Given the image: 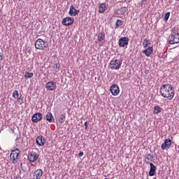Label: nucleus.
<instances>
[{
    "label": "nucleus",
    "mask_w": 179,
    "mask_h": 179,
    "mask_svg": "<svg viewBox=\"0 0 179 179\" xmlns=\"http://www.w3.org/2000/svg\"><path fill=\"white\" fill-rule=\"evenodd\" d=\"M161 96L164 97V99H168V100H173L174 99V95L176 92L174 91V87L170 84L163 85L159 90Z\"/></svg>",
    "instance_id": "1"
},
{
    "label": "nucleus",
    "mask_w": 179,
    "mask_h": 179,
    "mask_svg": "<svg viewBox=\"0 0 179 179\" xmlns=\"http://www.w3.org/2000/svg\"><path fill=\"white\" fill-rule=\"evenodd\" d=\"M121 65H122V60L113 59L110 62L109 66L110 69H113L115 71H117L121 68Z\"/></svg>",
    "instance_id": "2"
},
{
    "label": "nucleus",
    "mask_w": 179,
    "mask_h": 179,
    "mask_svg": "<svg viewBox=\"0 0 179 179\" xmlns=\"http://www.w3.org/2000/svg\"><path fill=\"white\" fill-rule=\"evenodd\" d=\"M20 155V150L17 148L11 151L10 158V160H12V162L13 164H16L17 163V161L16 159L19 157Z\"/></svg>",
    "instance_id": "3"
},
{
    "label": "nucleus",
    "mask_w": 179,
    "mask_h": 179,
    "mask_svg": "<svg viewBox=\"0 0 179 179\" xmlns=\"http://www.w3.org/2000/svg\"><path fill=\"white\" fill-rule=\"evenodd\" d=\"M48 45L45 43V41H44L41 38H38L36 40L35 43V48L36 50H44V48H47Z\"/></svg>",
    "instance_id": "4"
},
{
    "label": "nucleus",
    "mask_w": 179,
    "mask_h": 179,
    "mask_svg": "<svg viewBox=\"0 0 179 179\" xmlns=\"http://www.w3.org/2000/svg\"><path fill=\"white\" fill-rule=\"evenodd\" d=\"M38 159V154L36 151L31 152L28 155V160L31 163H34Z\"/></svg>",
    "instance_id": "5"
},
{
    "label": "nucleus",
    "mask_w": 179,
    "mask_h": 179,
    "mask_svg": "<svg viewBox=\"0 0 179 179\" xmlns=\"http://www.w3.org/2000/svg\"><path fill=\"white\" fill-rule=\"evenodd\" d=\"M73 22H75V19L72 17H66L63 19L62 24L64 26H71V24H73Z\"/></svg>",
    "instance_id": "6"
},
{
    "label": "nucleus",
    "mask_w": 179,
    "mask_h": 179,
    "mask_svg": "<svg viewBox=\"0 0 179 179\" xmlns=\"http://www.w3.org/2000/svg\"><path fill=\"white\" fill-rule=\"evenodd\" d=\"M43 120V114L41 113H37L34 114L31 117L32 122L37 123L38 121H41Z\"/></svg>",
    "instance_id": "7"
},
{
    "label": "nucleus",
    "mask_w": 179,
    "mask_h": 179,
    "mask_svg": "<svg viewBox=\"0 0 179 179\" xmlns=\"http://www.w3.org/2000/svg\"><path fill=\"white\" fill-rule=\"evenodd\" d=\"M110 90L113 96H118V94H120V87L117 85H113L110 87Z\"/></svg>",
    "instance_id": "8"
},
{
    "label": "nucleus",
    "mask_w": 179,
    "mask_h": 179,
    "mask_svg": "<svg viewBox=\"0 0 179 179\" xmlns=\"http://www.w3.org/2000/svg\"><path fill=\"white\" fill-rule=\"evenodd\" d=\"M179 34L171 35L169 38V44H178Z\"/></svg>",
    "instance_id": "9"
},
{
    "label": "nucleus",
    "mask_w": 179,
    "mask_h": 179,
    "mask_svg": "<svg viewBox=\"0 0 179 179\" xmlns=\"http://www.w3.org/2000/svg\"><path fill=\"white\" fill-rule=\"evenodd\" d=\"M128 43H129V38L122 37L119 40V47H125V45H128Z\"/></svg>",
    "instance_id": "10"
},
{
    "label": "nucleus",
    "mask_w": 179,
    "mask_h": 179,
    "mask_svg": "<svg viewBox=\"0 0 179 179\" xmlns=\"http://www.w3.org/2000/svg\"><path fill=\"white\" fill-rule=\"evenodd\" d=\"M46 89L47 90L52 92L57 89V84L52 81L48 82L46 84Z\"/></svg>",
    "instance_id": "11"
},
{
    "label": "nucleus",
    "mask_w": 179,
    "mask_h": 179,
    "mask_svg": "<svg viewBox=\"0 0 179 179\" xmlns=\"http://www.w3.org/2000/svg\"><path fill=\"white\" fill-rule=\"evenodd\" d=\"M171 147V140L170 138H167L165 140L164 143L162 144L161 149L162 150H166V148Z\"/></svg>",
    "instance_id": "12"
},
{
    "label": "nucleus",
    "mask_w": 179,
    "mask_h": 179,
    "mask_svg": "<svg viewBox=\"0 0 179 179\" xmlns=\"http://www.w3.org/2000/svg\"><path fill=\"white\" fill-rule=\"evenodd\" d=\"M43 176V170L42 169H37L33 175L32 179H41Z\"/></svg>",
    "instance_id": "13"
},
{
    "label": "nucleus",
    "mask_w": 179,
    "mask_h": 179,
    "mask_svg": "<svg viewBox=\"0 0 179 179\" xmlns=\"http://www.w3.org/2000/svg\"><path fill=\"white\" fill-rule=\"evenodd\" d=\"M79 10H76L73 6H71L69 14L70 16H76V15H79Z\"/></svg>",
    "instance_id": "14"
},
{
    "label": "nucleus",
    "mask_w": 179,
    "mask_h": 179,
    "mask_svg": "<svg viewBox=\"0 0 179 179\" xmlns=\"http://www.w3.org/2000/svg\"><path fill=\"white\" fill-rule=\"evenodd\" d=\"M36 143L39 146H44V143H45V140L44 139V137H43V136H38L36 138Z\"/></svg>",
    "instance_id": "15"
},
{
    "label": "nucleus",
    "mask_w": 179,
    "mask_h": 179,
    "mask_svg": "<svg viewBox=\"0 0 179 179\" xmlns=\"http://www.w3.org/2000/svg\"><path fill=\"white\" fill-rule=\"evenodd\" d=\"M150 169L149 171V176L153 177L156 174V166L153 163H150Z\"/></svg>",
    "instance_id": "16"
},
{
    "label": "nucleus",
    "mask_w": 179,
    "mask_h": 179,
    "mask_svg": "<svg viewBox=\"0 0 179 179\" xmlns=\"http://www.w3.org/2000/svg\"><path fill=\"white\" fill-rule=\"evenodd\" d=\"M45 120L48 122H55V119H54V116L52 115V113L50 112H48L45 115Z\"/></svg>",
    "instance_id": "17"
},
{
    "label": "nucleus",
    "mask_w": 179,
    "mask_h": 179,
    "mask_svg": "<svg viewBox=\"0 0 179 179\" xmlns=\"http://www.w3.org/2000/svg\"><path fill=\"white\" fill-rule=\"evenodd\" d=\"M127 10H128V7H121L117 10V15H124Z\"/></svg>",
    "instance_id": "18"
},
{
    "label": "nucleus",
    "mask_w": 179,
    "mask_h": 179,
    "mask_svg": "<svg viewBox=\"0 0 179 179\" xmlns=\"http://www.w3.org/2000/svg\"><path fill=\"white\" fill-rule=\"evenodd\" d=\"M152 52H153V47H149L148 48H147L143 51V53L146 55V57H150Z\"/></svg>",
    "instance_id": "19"
},
{
    "label": "nucleus",
    "mask_w": 179,
    "mask_h": 179,
    "mask_svg": "<svg viewBox=\"0 0 179 179\" xmlns=\"http://www.w3.org/2000/svg\"><path fill=\"white\" fill-rule=\"evenodd\" d=\"M107 9V6H106V3H101L99 6V13H104L106 12V10Z\"/></svg>",
    "instance_id": "20"
},
{
    "label": "nucleus",
    "mask_w": 179,
    "mask_h": 179,
    "mask_svg": "<svg viewBox=\"0 0 179 179\" xmlns=\"http://www.w3.org/2000/svg\"><path fill=\"white\" fill-rule=\"evenodd\" d=\"M106 38V35L104 34V32H100L98 34V41H103Z\"/></svg>",
    "instance_id": "21"
},
{
    "label": "nucleus",
    "mask_w": 179,
    "mask_h": 179,
    "mask_svg": "<svg viewBox=\"0 0 179 179\" xmlns=\"http://www.w3.org/2000/svg\"><path fill=\"white\" fill-rule=\"evenodd\" d=\"M154 113L155 114H159V113H162V108L159 106H156L154 107Z\"/></svg>",
    "instance_id": "22"
},
{
    "label": "nucleus",
    "mask_w": 179,
    "mask_h": 179,
    "mask_svg": "<svg viewBox=\"0 0 179 179\" xmlns=\"http://www.w3.org/2000/svg\"><path fill=\"white\" fill-rule=\"evenodd\" d=\"M65 120H66L65 114H62L59 116V122H60V124H64V122H65Z\"/></svg>",
    "instance_id": "23"
},
{
    "label": "nucleus",
    "mask_w": 179,
    "mask_h": 179,
    "mask_svg": "<svg viewBox=\"0 0 179 179\" xmlns=\"http://www.w3.org/2000/svg\"><path fill=\"white\" fill-rule=\"evenodd\" d=\"M147 160H145V163H147V164H149V163H150V162L149 160H152V159H153V155H152V154H148L146 157Z\"/></svg>",
    "instance_id": "24"
},
{
    "label": "nucleus",
    "mask_w": 179,
    "mask_h": 179,
    "mask_svg": "<svg viewBox=\"0 0 179 179\" xmlns=\"http://www.w3.org/2000/svg\"><path fill=\"white\" fill-rule=\"evenodd\" d=\"M120 26H122V20H117L115 24V29H118Z\"/></svg>",
    "instance_id": "25"
},
{
    "label": "nucleus",
    "mask_w": 179,
    "mask_h": 179,
    "mask_svg": "<svg viewBox=\"0 0 179 179\" xmlns=\"http://www.w3.org/2000/svg\"><path fill=\"white\" fill-rule=\"evenodd\" d=\"M143 44L144 48H147V47L149 45V44H150V42L149 41H148V39H144Z\"/></svg>",
    "instance_id": "26"
},
{
    "label": "nucleus",
    "mask_w": 179,
    "mask_h": 179,
    "mask_svg": "<svg viewBox=\"0 0 179 179\" xmlns=\"http://www.w3.org/2000/svg\"><path fill=\"white\" fill-rule=\"evenodd\" d=\"M13 96L14 97V99H19V92L17 90H15L13 92Z\"/></svg>",
    "instance_id": "27"
},
{
    "label": "nucleus",
    "mask_w": 179,
    "mask_h": 179,
    "mask_svg": "<svg viewBox=\"0 0 179 179\" xmlns=\"http://www.w3.org/2000/svg\"><path fill=\"white\" fill-rule=\"evenodd\" d=\"M34 73H26L25 76H24V78L25 79H29V78H31L32 76H34Z\"/></svg>",
    "instance_id": "28"
},
{
    "label": "nucleus",
    "mask_w": 179,
    "mask_h": 179,
    "mask_svg": "<svg viewBox=\"0 0 179 179\" xmlns=\"http://www.w3.org/2000/svg\"><path fill=\"white\" fill-rule=\"evenodd\" d=\"M179 34L178 29L177 28H173L171 35Z\"/></svg>",
    "instance_id": "29"
},
{
    "label": "nucleus",
    "mask_w": 179,
    "mask_h": 179,
    "mask_svg": "<svg viewBox=\"0 0 179 179\" xmlns=\"http://www.w3.org/2000/svg\"><path fill=\"white\" fill-rule=\"evenodd\" d=\"M170 17V12H168L164 15V20H167Z\"/></svg>",
    "instance_id": "30"
},
{
    "label": "nucleus",
    "mask_w": 179,
    "mask_h": 179,
    "mask_svg": "<svg viewBox=\"0 0 179 179\" xmlns=\"http://www.w3.org/2000/svg\"><path fill=\"white\" fill-rule=\"evenodd\" d=\"M79 157H82L83 156V152L80 151V153L78 154Z\"/></svg>",
    "instance_id": "31"
},
{
    "label": "nucleus",
    "mask_w": 179,
    "mask_h": 179,
    "mask_svg": "<svg viewBox=\"0 0 179 179\" xmlns=\"http://www.w3.org/2000/svg\"><path fill=\"white\" fill-rule=\"evenodd\" d=\"M61 68V65L56 64V69H59Z\"/></svg>",
    "instance_id": "32"
},
{
    "label": "nucleus",
    "mask_w": 179,
    "mask_h": 179,
    "mask_svg": "<svg viewBox=\"0 0 179 179\" xmlns=\"http://www.w3.org/2000/svg\"><path fill=\"white\" fill-rule=\"evenodd\" d=\"M84 125H85V129H87V122H85L84 123Z\"/></svg>",
    "instance_id": "33"
},
{
    "label": "nucleus",
    "mask_w": 179,
    "mask_h": 179,
    "mask_svg": "<svg viewBox=\"0 0 179 179\" xmlns=\"http://www.w3.org/2000/svg\"><path fill=\"white\" fill-rule=\"evenodd\" d=\"M23 99H24V97L22 96H20V98H18V99H19V100H22V101H23Z\"/></svg>",
    "instance_id": "34"
},
{
    "label": "nucleus",
    "mask_w": 179,
    "mask_h": 179,
    "mask_svg": "<svg viewBox=\"0 0 179 179\" xmlns=\"http://www.w3.org/2000/svg\"><path fill=\"white\" fill-rule=\"evenodd\" d=\"M145 1H146V0H141V2L143 3V2H145Z\"/></svg>",
    "instance_id": "35"
},
{
    "label": "nucleus",
    "mask_w": 179,
    "mask_h": 179,
    "mask_svg": "<svg viewBox=\"0 0 179 179\" xmlns=\"http://www.w3.org/2000/svg\"><path fill=\"white\" fill-rule=\"evenodd\" d=\"M16 141H17V138H16Z\"/></svg>",
    "instance_id": "36"
},
{
    "label": "nucleus",
    "mask_w": 179,
    "mask_h": 179,
    "mask_svg": "<svg viewBox=\"0 0 179 179\" xmlns=\"http://www.w3.org/2000/svg\"><path fill=\"white\" fill-rule=\"evenodd\" d=\"M178 118H179V114H178Z\"/></svg>",
    "instance_id": "37"
}]
</instances>
